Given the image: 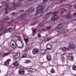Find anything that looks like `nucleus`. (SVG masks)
<instances>
[{"label": "nucleus", "instance_id": "obj_43", "mask_svg": "<svg viewBox=\"0 0 76 76\" xmlns=\"http://www.w3.org/2000/svg\"><path fill=\"white\" fill-rule=\"evenodd\" d=\"M73 15L74 16L76 17V12H75L73 14Z\"/></svg>", "mask_w": 76, "mask_h": 76}, {"label": "nucleus", "instance_id": "obj_58", "mask_svg": "<svg viewBox=\"0 0 76 76\" xmlns=\"http://www.w3.org/2000/svg\"><path fill=\"white\" fill-rule=\"evenodd\" d=\"M9 0H8V1H9Z\"/></svg>", "mask_w": 76, "mask_h": 76}, {"label": "nucleus", "instance_id": "obj_25", "mask_svg": "<svg viewBox=\"0 0 76 76\" xmlns=\"http://www.w3.org/2000/svg\"><path fill=\"white\" fill-rule=\"evenodd\" d=\"M15 37L16 38H18V40H19V41H20V36H15Z\"/></svg>", "mask_w": 76, "mask_h": 76}, {"label": "nucleus", "instance_id": "obj_19", "mask_svg": "<svg viewBox=\"0 0 76 76\" xmlns=\"http://www.w3.org/2000/svg\"><path fill=\"white\" fill-rule=\"evenodd\" d=\"M61 12H64V13H66L67 12V10L64 8H62L61 9Z\"/></svg>", "mask_w": 76, "mask_h": 76}, {"label": "nucleus", "instance_id": "obj_15", "mask_svg": "<svg viewBox=\"0 0 76 76\" xmlns=\"http://www.w3.org/2000/svg\"><path fill=\"white\" fill-rule=\"evenodd\" d=\"M28 12H32L34 11V8L32 7H31L28 9Z\"/></svg>", "mask_w": 76, "mask_h": 76}, {"label": "nucleus", "instance_id": "obj_44", "mask_svg": "<svg viewBox=\"0 0 76 76\" xmlns=\"http://www.w3.org/2000/svg\"><path fill=\"white\" fill-rule=\"evenodd\" d=\"M46 31H47V30H46L43 29L42 30V32H46Z\"/></svg>", "mask_w": 76, "mask_h": 76}, {"label": "nucleus", "instance_id": "obj_13", "mask_svg": "<svg viewBox=\"0 0 76 76\" xmlns=\"http://www.w3.org/2000/svg\"><path fill=\"white\" fill-rule=\"evenodd\" d=\"M51 56L50 54H48L47 56V59L48 61H50L51 60Z\"/></svg>", "mask_w": 76, "mask_h": 76}, {"label": "nucleus", "instance_id": "obj_32", "mask_svg": "<svg viewBox=\"0 0 76 76\" xmlns=\"http://www.w3.org/2000/svg\"><path fill=\"white\" fill-rule=\"evenodd\" d=\"M51 20H56V17L54 16V15H53V16L51 18Z\"/></svg>", "mask_w": 76, "mask_h": 76}, {"label": "nucleus", "instance_id": "obj_31", "mask_svg": "<svg viewBox=\"0 0 76 76\" xmlns=\"http://www.w3.org/2000/svg\"><path fill=\"white\" fill-rule=\"evenodd\" d=\"M23 18V16L22 15H20L19 17V19H22Z\"/></svg>", "mask_w": 76, "mask_h": 76}, {"label": "nucleus", "instance_id": "obj_39", "mask_svg": "<svg viewBox=\"0 0 76 76\" xmlns=\"http://www.w3.org/2000/svg\"><path fill=\"white\" fill-rule=\"evenodd\" d=\"M39 26H40V27H41L42 26V23H39Z\"/></svg>", "mask_w": 76, "mask_h": 76}, {"label": "nucleus", "instance_id": "obj_53", "mask_svg": "<svg viewBox=\"0 0 76 76\" xmlns=\"http://www.w3.org/2000/svg\"><path fill=\"white\" fill-rule=\"evenodd\" d=\"M20 12H22V10H20Z\"/></svg>", "mask_w": 76, "mask_h": 76}, {"label": "nucleus", "instance_id": "obj_51", "mask_svg": "<svg viewBox=\"0 0 76 76\" xmlns=\"http://www.w3.org/2000/svg\"><path fill=\"white\" fill-rule=\"evenodd\" d=\"M24 51H26V49H25L24 50Z\"/></svg>", "mask_w": 76, "mask_h": 76}, {"label": "nucleus", "instance_id": "obj_11", "mask_svg": "<svg viewBox=\"0 0 76 76\" xmlns=\"http://www.w3.org/2000/svg\"><path fill=\"white\" fill-rule=\"evenodd\" d=\"M74 48H75V45H70L68 46L67 49L68 50H71V49H74Z\"/></svg>", "mask_w": 76, "mask_h": 76}, {"label": "nucleus", "instance_id": "obj_17", "mask_svg": "<svg viewBox=\"0 0 76 76\" xmlns=\"http://www.w3.org/2000/svg\"><path fill=\"white\" fill-rule=\"evenodd\" d=\"M10 54V52L4 53L3 54V57H5V56H8V55H9Z\"/></svg>", "mask_w": 76, "mask_h": 76}, {"label": "nucleus", "instance_id": "obj_52", "mask_svg": "<svg viewBox=\"0 0 76 76\" xmlns=\"http://www.w3.org/2000/svg\"><path fill=\"white\" fill-rule=\"evenodd\" d=\"M22 12H24V10H22Z\"/></svg>", "mask_w": 76, "mask_h": 76}, {"label": "nucleus", "instance_id": "obj_55", "mask_svg": "<svg viewBox=\"0 0 76 76\" xmlns=\"http://www.w3.org/2000/svg\"><path fill=\"white\" fill-rule=\"evenodd\" d=\"M1 73V70L0 69V73Z\"/></svg>", "mask_w": 76, "mask_h": 76}, {"label": "nucleus", "instance_id": "obj_14", "mask_svg": "<svg viewBox=\"0 0 76 76\" xmlns=\"http://www.w3.org/2000/svg\"><path fill=\"white\" fill-rule=\"evenodd\" d=\"M13 31V29H12V27H10L8 29H7L5 30V33H7V32H11Z\"/></svg>", "mask_w": 76, "mask_h": 76}, {"label": "nucleus", "instance_id": "obj_34", "mask_svg": "<svg viewBox=\"0 0 76 76\" xmlns=\"http://www.w3.org/2000/svg\"><path fill=\"white\" fill-rule=\"evenodd\" d=\"M24 40L26 42V44H27V43H28V42H27V41H28V38H25L24 39Z\"/></svg>", "mask_w": 76, "mask_h": 76}, {"label": "nucleus", "instance_id": "obj_23", "mask_svg": "<svg viewBox=\"0 0 76 76\" xmlns=\"http://www.w3.org/2000/svg\"><path fill=\"white\" fill-rule=\"evenodd\" d=\"M27 56H28V55L27 54L25 53L22 55V57L23 58H25V57H27Z\"/></svg>", "mask_w": 76, "mask_h": 76}, {"label": "nucleus", "instance_id": "obj_22", "mask_svg": "<svg viewBox=\"0 0 76 76\" xmlns=\"http://www.w3.org/2000/svg\"><path fill=\"white\" fill-rule=\"evenodd\" d=\"M51 15H52V13L48 12L46 14V16H47L48 18H49Z\"/></svg>", "mask_w": 76, "mask_h": 76}, {"label": "nucleus", "instance_id": "obj_42", "mask_svg": "<svg viewBox=\"0 0 76 76\" xmlns=\"http://www.w3.org/2000/svg\"><path fill=\"white\" fill-rule=\"evenodd\" d=\"M7 61L9 63V61H11V59H7Z\"/></svg>", "mask_w": 76, "mask_h": 76}, {"label": "nucleus", "instance_id": "obj_12", "mask_svg": "<svg viewBox=\"0 0 76 76\" xmlns=\"http://www.w3.org/2000/svg\"><path fill=\"white\" fill-rule=\"evenodd\" d=\"M40 53L42 55L45 54L46 53V50L45 49H42L40 51Z\"/></svg>", "mask_w": 76, "mask_h": 76}, {"label": "nucleus", "instance_id": "obj_50", "mask_svg": "<svg viewBox=\"0 0 76 76\" xmlns=\"http://www.w3.org/2000/svg\"><path fill=\"white\" fill-rule=\"evenodd\" d=\"M16 26H15V27H14L13 29H15V28H16Z\"/></svg>", "mask_w": 76, "mask_h": 76}, {"label": "nucleus", "instance_id": "obj_1", "mask_svg": "<svg viewBox=\"0 0 76 76\" xmlns=\"http://www.w3.org/2000/svg\"><path fill=\"white\" fill-rule=\"evenodd\" d=\"M16 41H17V40L16 42L14 40H11L10 43V47L13 49H16V48H17V47L19 48H20V49L22 48L23 47V45H22L21 47H19L18 44L16 43Z\"/></svg>", "mask_w": 76, "mask_h": 76}, {"label": "nucleus", "instance_id": "obj_9", "mask_svg": "<svg viewBox=\"0 0 76 76\" xmlns=\"http://www.w3.org/2000/svg\"><path fill=\"white\" fill-rule=\"evenodd\" d=\"M13 5H14V7H15V8H17V7H20L22 4L21 3H18V4H15V2H14L13 4Z\"/></svg>", "mask_w": 76, "mask_h": 76}, {"label": "nucleus", "instance_id": "obj_16", "mask_svg": "<svg viewBox=\"0 0 76 76\" xmlns=\"http://www.w3.org/2000/svg\"><path fill=\"white\" fill-rule=\"evenodd\" d=\"M31 60H25V62H23V63H25L26 64H28V63H31Z\"/></svg>", "mask_w": 76, "mask_h": 76}, {"label": "nucleus", "instance_id": "obj_6", "mask_svg": "<svg viewBox=\"0 0 76 76\" xmlns=\"http://www.w3.org/2000/svg\"><path fill=\"white\" fill-rule=\"evenodd\" d=\"M18 73L19 75H23L25 74V69H19Z\"/></svg>", "mask_w": 76, "mask_h": 76}, {"label": "nucleus", "instance_id": "obj_54", "mask_svg": "<svg viewBox=\"0 0 76 76\" xmlns=\"http://www.w3.org/2000/svg\"><path fill=\"white\" fill-rule=\"evenodd\" d=\"M50 1H53L54 0H49Z\"/></svg>", "mask_w": 76, "mask_h": 76}, {"label": "nucleus", "instance_id": "obj_21", "mask_svg": "<svg viewBox=\"0 0 76 76\" xmlns=\"http://www.w3.org/2000/svg\"><path fill=\"white\" fill-rule=\"evenodd\" d=\"M50 72L51 73H55L56 71L54 68H52L50 71Z\"/></svg>", "mask_w": 76, "mask_h": 76}, {"label": "nucleus", "instance_id": "obj_18", "mask_svg": "<svg viewBox=\"0 0 76 76\" xmlns=\"http://www.w3.org/2000/svg\"><path fill=\"white\" fill-rule=\"evenodd\" d=\"M63 26H62V24H59L57 28L58 29H60Z\"/></svg>", "mask_w": 76, "mask_h": 76}, {"label": "nucleus", "instance_id": "obj_47", "mask_svg": "<svg viewBox=\"0 0 76 76\" xmlns=\"http://www.w3.org/2000/svg\"><path fill=\"white\" fill-rule=\"evenodd\" d=\"M47 1V0H43V2H45Z\"/></svg>", "mask_w": 76, "mask_h": 76}, {"label": "nucleus", "instance_id": "obj_5", "mask_svg": "<svg viewBox=\"0 0 76 76\" xmlns=\"http://www.w3.org/2000/svg\"><path fill=\"white\" fill-rule=\"evenodd\" d=\"M13 64L16 67V69H19V68H20V66L17 61H15L14 62Z\"/></svg>", "mask_w": 76, "mask_h": 76}, {"label": "nucleus", "instance_id": "obj_49", "mask_svg": "<svg viewBox=\"0 0 76 76\" xmlns=\"http://www.w3.org/2000/svg\"><path fill=\"white\" fill-rule=\"evenodd\" d=\"M50 40H51V39H48L47 41H50Z\"/></svg>", "mask_w": 76, "mask_h": 76}, {"label": "nucleus", "instance_id": "obj_3", "mask_svg": "<svg viewBox=\"0 0 76 76\" xmlns=\"http://www.w3.org/2000/svg\"><path fill=\"white\" fill-rule=\"evenodd\" d=\"M67 58L68 60L70 61H73L74 60L73 57V54L72 53H69L67 56Z\"/></svg>", "mask_w": 76, "mask_h": 76}, {"label": "nucleus", "instance_id": "obj_2", "mask_svg": "<svg viewBox=\"0 0 76 76\" xmlns=\"http://www.w3.org/2000/svg\"><path fill=\"white\" fill-rule=\"evenodd\" d=\"M37 10L38 13H41L43 12L44 8L42 6H39L37 8Z\"/></svg>", "mask_w": 76, "mask_h": 76}, {"label": "nucleus", "instance_id": "obj_35", "mask_svg": "<svg viewBox=\"0 0 76 76\" xmlns=\"http://www.w3.org/2000/svg\"><path fill=\"white\" fill-rule=\"evenodd\" d=\"M33 71V69L30 68L29 69V72H32Z\"/></svg>", "mask_w": 76, "mask_h": 76}, {"label": "nucleus", "instance_id": "obj_48", "mask_svg": "<svg viewBox=\"0 0 76 76\" xmlns=\"http://www.w3.org/2000/svg\"><path fill=\"white\" fill-rule=\"evenodd\" d=\"M74 9H76V6H74Z\"/></svg>", "mask_w": 76, "mask_h": 76}, {"label": "nucleus", "instance_id": "obj_41", "mask_svg": "<svg viewBox=\"0 0 76 76\" xmlns=\"http://www.w3.org/2000/svg\"><path fill=\"white\" fill-rule=\"evenodd\" d=\"M60 1H61V3H62V2L63 1H65V0H59Z\"/></svg>", "mask_w": 76, "mask_h": 76}, {"label": "nucleus", "instance_id": "obj_26", "mask_svg": "<svg viewBox=\"0 0 76 76\" xmlns=\"http://www.w3.org/2000/svg\"><path fill=\"white\" fill-rule=\"evenodd\" d=\"M62 50L64 52H65L67 51V49H66V48L65 47H64L62 48Z\"/></svg>", "mask_w": 76, "mask_h": 76}, {"label": "nucleus", "instance_id": "obj_4", "mask_svg": "<svg viewBox=\"0 0 76 76\" xmlns=\"http://www.w3.org/2000/svg\"><path fill=\"white\" fill-rule=\"evenodd\" d=\"M13 54V57L15 58H18L20 56V53H14Z\"/></svg>", "mask_w": 76, "mask_h": 76}, {"label": "nucleus", "instance_id": "obj_24", "mask_svg": "<svg viewBox=\"0 0 76 76\" xmlns=\"http://www.w3.org/2000/svg\"><path fill=\"white\" fill-rule=\"evenodd\" d=\"M61 59L62 61V63H64L65 61V58H64V57H61Z\"/></svg>", "mask_w": 76, "mask_h": 76}, {"label": "nucleus", "instance_id": "obj_7", "mask_svg": "<svg viewBox=\"0 0 76 76\" xmlns=\"http://www.w3.org/2000/svg\"><path fill=\"white\" fill-rule=\"evenodd\" d=\"M52 48V45L49 43H48L46 46L47 50H50Z\"/></svg>", "mask_w": 76, "mask_h": 76}, {"label": "nucleus", "instance_id": "obj_10", "mask_svg": "<svg viewBox=\"0 0 76 76\" xmlns=\"http://www.w3.org/2000/svg\"><path fill=\"white\" fill-rule=\"evenodd\" d=\"M2 6H6V7H5V9L6 10L7 9V8H8V5L6 3V1H3L2 3Z\"/></svg>", "mask_w": 76, "mask_h": 76}, {"label": "nucleus", "instance_id": "obj_29", "mask_svg": "<svg viewBox=\"0 0 76 76\" xmlns=\"http://www.w3.org/2000/svg\"><path fill=\"white\" fill-rule=\"evenodd\" d=\"M5 66H6V65H7L8 64H9V63L7 61H6L4 62V64Z\"/></svg>", "mask_w": 76, "mask_h": 76}, {"label": "nucleus", "instance_id": "obj_33", "mask_svg": "<svg viewBox=\"0 0 76 76\" xmlns=\"http://www.w3.org/2000/svg\"><path fill=\"white\" fill-rule=\"evenodd\" d=\"M9 16H6V18H5L4 19V20H7V19H9Z\"/></svg>", "mask_w": 76, "mask_h": 76}, {"label": "nucleus", "instance_id": "obj_40", "mask_svg": "<svg viewBox=\"0 0 76 76\" xmlns=\"http://www.w3.org/2000/svg\"><path fill=\"white\" fill-rule=\"evenodd\" d=\"M54 15V16L55 17V19H57V18H58V16L57 15Z\"/></svg>", "mask_w": 76, "mask_h": 76}, {"label": "nucleus", "instance_id": "obj_46", "mask_svg": "<svg viewBox=\"0 0 76 76\" xmlns=\"http://www.w3.org/2000/svg\"><path fill=\"white\" fill-rule=\"evenodd\" d=\"M7 14V12H6L4 14V16H5Z\"/></svg>", "mask_w": 76, "mask_h": 76}, {"label": "nucleus", "instance_id": "obj_20", "mask_svg": "<svg viewBox=\"0 0 76 76\" xmlns=\"http://www.w3.org/2000/svg\"><path fill=\"white\" fill-rule=\"evenodd\" d=\"M72 18V15H71V14H69L68 15L67 17V19H71Z\"/></svg>", "mask_w": 76, "mask_h": 76}, {"label": "nucleus", "instance_id": "obj_57", "mask_svg": "<svg viewBox=\"0 0 76 76\" xmlns=\"http://www.w3.org/2000/svg\"><path fill=\"white\" fill-rule=\"evenodd\" d=\"M1 8V7H0V8Z\"/></svg>", "mask_w": 76, "mask_h": 76}, {"label": "nucleus", "instance_id": "obj_56", "mask_svg": "<svg viewBox=\"0 0 76 76\" xmlns=\"http://www.w3.org/2000/svg\"><path fill=\"white\" fill-rule=\"evenodd\" d=\"M1 36V33H0V36Z\"/></svg>", "mask_w": 76, "mask_h": 76}, {"label": "nucleus", "instance_id": "obj_45", "mask_svg": "<svg viewBox=\"0 0 76 76\" xmlns=\"http://www.w3.org/2000/svg\"><path fill=\"white\" fill-rule=\"evenodd\" d=\"M69 44L71 45L73 44V42H69Z\"/></svg>", "mask_w": 76, "mask_h": 76}, {"label": "nucleus", "instance_id": "obj_27", "mask_svg": "<svg viewBox=\"0 0 76 76\" xmlns=\"http://www.w3.org/2000/svg\"><path fill=\"white\" fill-rule=\"evenodd\" d=\"M72 69L73 70L76 71V65H73L72 66Z\"/></svg>", "mask_w": 76, "mask_h": 76}, {"label": "nucleus", "instance_id": "obj_36", "mask_svg": "<svg viewBox=\"0 0 76 76\" xmlns=\"http://www.w3.org/2000/svg\"><path fill=\"white\" fill-rule=\"evenodd\" d=\"M47 29L50 30V29H51V27H50V26H47Z\"/></svg>", "mask_w": 76, "mask_h": 76}, {"label": "nucleus", "instance_id": "obj_30", "mask_svg": "<svg viewBox=\"0 0 76 76\" xmlns=\"http://www.w3.org/2000/svg\"><path fill=\"white\" fill-rule=\"evenodd\" d=\"M58 13V11H57L56 12H55L53 14V15H54V16H56V15H57V14Z\"/></svg>", "mask_w": 76, "mask_h": 76}, {"label": "nucleus", "instance_id": "obj_28", "mask_svg": "<svg viewBox=\"0 0 76 76\" xmlns=\"http://www.w3.org/2000/svg\"><path fill=\"white\" fill-rule=\"evenodd\" d=\"M13 22V20H12L8 22V24H11Z\"/></svg>", "mask_w": 76, "mask_h": 76}, {"label": "nucleus", "instance_id": "obj_8", "mask_svg": "<svg viewBox=\"0 0 76 76\" xmlns=\"http://www.w3.org/2000/svg\"><path fill=\"white\" fill-rule=\"evenodd\" d=\"M39 51V49L34 48L33 49L32 53L33 54H36Z\"/></svg>", "mask_w": 76, "mask_h": 76}, {"label": "nucleus", "instance_id": "obj_37", "mask_svg": "<svg viewBox=\"0 0 76 76\" xmlns=\"http://www.w3.org/2000/svg\"><path fill=\"white\" fill-rule=\"evenodd\" d=\"M32 31H33V33H35L36 31H37V29H35L34 30H32Z\"/></svg>", "mask_w": 76, "mask_h": 76}, {"label": "nucleus", "instance_id": "obj_38", "mask_svg": "<svg viewBox=\"0 0 76 76\" xmlns=\"http://www.w3.org/2000/svg\"><path fill=\"white\" fill-rule=\"evenodd\" d=\"M37 35V37H39H39H41V34H40V33H39V34H38Z\"/></svg>", "mask_w": 76, "mask_h": 76}]
</instances>
